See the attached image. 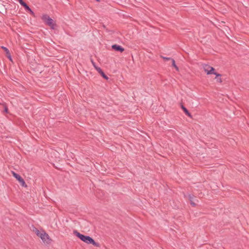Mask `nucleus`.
<instances>
[{"label":"nucleus","mask_w":249,"mask_h":249,"mask_svg":"<svg viewBox=\"0 0 249 249\" xmlns=\"http://www.w3.org/2000/svg\"><path fill=\"white\" fill-rule=\"evenodd\" d=\"M92 64H93V65L94 66V67H96V66H95V63H94L93 61H92Z\"/></svg>","instance_id":"nucleus-22"},{"label":"nucleus","mask_w":249,"mask_h":249,"mask_svg":"<svg viewBox=\"0 0 249 249\" xmlns=\"http://www.w3.org/2000/svg\"><path fill=\"white\" fill-rule=\"evenodd\" d=\"M74 233L75 235L78 238H79L82 241L85 242L87 244H89L92 239L91 237L88 235H85L82 234H81L76 231H74Z\"/></svg>","instance_id":"nucleus-3"},{"label":"nucleus","mask_w":249,"mask_h":249,"mask_svg":"<svg viewBox=\"0 0 249 249\" xmlns=\"http://www.w3.org/2000/svg\"><path fill=\"white\" fill-rule=\"evenodd\" d=\"M19 182L22 185V186H24L25 184V182L23 178H22Z\"/></svg>","instance_id":"nucleus-16"},{"label":"nucleus","mask_w":249,"mask_h":249,"mask_svg":"<svg viewBox=\"0 0 249 249\" xmlns=\"http://www.w3.org/2000/svg\"><path fill=\"white\" fill-rule=\"evenodd\" d=\"M7 55V57L9 59V60L12 61V57L11 56L10 53H9V54H8Z\"/></svg>","instance_id":"nucleus-18"},{"label":"nucleus","mask_w":249,"mask_h":249,"mask_svg":"<svg viewBox=\"0 0 249 249\" xmlns=\"http://www.w3.org/2000/svg\"><path fill=\"white\" fill-rule=\"evenodd\" d=\"M92 64H93V65L94 66V67H96V66H95V63H94L93 61H92Z\"/></svg>","instance_id":"nucleus-21"},{"label":"nucleus","mask_w":249,"mask_h":249,"mask_svg":"<svg viewBox=\"0 0 249 249\" xmlns=\"http://www.w3.org/2000/svg\"><path fill=\"white\" fill-rule=\"evenodd\" d=\"M188 199H189V200L190 201V202H191V204L193 206H196V204L195 203V202L193 201L194 200V196L190 194L188 195Z\"/></svg>","instance_id":"nucleus-7"},{"label":"nucleus","mask_w":249,"mask_h":249,"mask_svg":"<svg viewBox=\"0 0 249 249\" xmlns=\"http://www.w3.org/2000/svg\"><path fill=\"white\" fill-rule=\"evenodd\" d=\"M20 4L22 3L23 2V0H18Z\"/></svg>","instance_id":"nucleus-19"},{"label":"nucleus","mask_w":249,"mask_h":249,"mask_svg":"<svg viewBox=\"0 0 249 249\" xmlns=\"http://www.w3.org/2000/svg\"><path fill=\"white\" fill-rule=\"evenodd\" d=\"M89 244H92L95 247H99L100 246V244L98 243L95 242V241L92 238Z\"/></svg>","instance_id":"nucleus-10"},{"label":"nucleus","mask_w":249,"mask_h":249,"mask_svg":"<svg viewBox=\"0 0 249 249\" xmlns=\"http://www.w3.org/2000/svg\"><path fill=\"white\" fill-rule=\"evenodd\" d=\"M42 20L48 25L51 29H54L55 27V24L53 23V20L47 15H44L42 17Z\"/></svg>","instance_id":"nucleus-4"},{"label":"nucleus","mask_w":249,"mask_h":249,"mask_svg":"<svg viewBox=\"0 0 249 249\" xmlns=\"http://www.w3.org/2000/svg\"><path fill=\"white\" fill-rule=\"evenodd\" d=\"M36 235L39 237L42 241L45 244H49L51 242V239L47 233L44 231H40L38 230H36Z\"/></svg>","instance_id":"nucleus-2"},{"label":"nucleus","mask_w":249,"mask_h":249,"mask_svg":"<svg viewBox=\"0 0 249 249\" xmlns=\"http://www.w3.org/2000/svg\"><path fill=\"white\" fill-rule=\"evenodd\" d=\"M1 48L4 50L6 54H9V53H10L9 51L6 47L2 46V47H1Z\"/></svg>","instance_id":"nucleus-12"},{"label":"nucleus","mask_w":249,"mask_h":249,"mask_svg":"<svg viewBox=\"0 0 249 249\" xmlns=\"http://www.w3.org/2000/svg\"><path fill=\"white\" fill-rule=\"evenodd\" d=\"M97 1H99L100 0H96Z\"/></svg>","instance_id":"nucleus-23"},{"label":"nucleus","mask_w":249,"mask_h":249,"mask_svg":"<svg viewBox=\"0 0 249 249\" xmlns=\"http://www.w3.org/2000/svg\"><path fill=\"white\" fill-rule=\"evenodd\" d=\"M95 68L99 73L103 71L100 67H95Z\"/></svg>","instance_id":"nucleus-15"},{"label":"nucleus","mask_w":249,"mask_h":249,"mask_svg":"<svg viewBox=\"0 0 249 249\" xmlns=\"http://www.w3.org/2000/svg\"><path fill=\"white\" fill-rule=\"evenodd\" d=\"M203 69L204 71L206 72L207 74H213L215 75V79L217 82H222L221 79L220 78L221 74L214 72V69L213 67H211L208 65H204L203 66Z\"/></svg>","instance_id":"nucleus-1"},{"label":"nucleus","mask_w":249,"mask_h":249,"mask_svg":"<svg viewBox=\"0 0 249 249\" xmlns=\"http://www.w3.org/2000/svg\"><path fill=\"white\" fill-rule=\"evenodd\" d=\"M7 111H8V109H7V107H5V111L6 112H7Z\"/></svg>","instance_id":"nucleus-20"},{"label":"nucleus","mask_w":249,"mask_h":249,"mask_svg":"<svg viewBox=\"0 0 249 249\" xmlns=\"http://www.w3.org/2000/svg\"><path fill=\"white\" fill-rule=\"evenodd\" d=\"M12 174H13V176L18 180L19 181L21 180V179L22 178L17 173H16L15 172L12 171Z\"/></svg>","instance_id":"nucleus-9"},{"label":"nucleus","mask_w":249,"mask_h":249,"mask_svg":"<svg viewBox=\"0 0 249 249\" xmlns=\"http://www.w3.org/2000/svg\"><path fill=\"white\" fill-rule=\"evenodd\" d=\"M100 74L106 79H108V77L107 76V75L105 74V73L102 71L100 73Z\"/></svg>","instance_id":"nucleus-14"},{"label":"nucleus","mask_w":249,"mask_h":249,"mask_svg":"<svg viewBox=\"0 0 249 249\" xmlns=\"http://www.w3.org/2000/svg\"><path fill=\"white\" fill-rule=\"evenodd\" d=\"M19 182L22 185V186H24L25 184V182L23 178H22Z\"/></svg>","instance_id":"nucleus-17"},{"label":"nucleus","mask_w":249,"mask_h":249,"mask_svg":"<svg viewBox=\"0 0 249 249\" xmlns=\"http://www.w3.org/2000/svg\"><path fill=\"white\" fill-rule=\"evenodd\" d=\"M172 65L177 71L178 70V68L176 65L175 61L174 59H172Z\"/></svg>","instance_id":"nucleus-11"},{"label":"nucleus","mask_w":249,"mask_h":249,"mask_svg":"<svg viewBox=\"0 0 249 249\" xmlns=\"http://www.w3.org/2000/svg\"><path fill=\"white\" fill-rule=\"evenodd\" d=\"M181 108L183 109L186 115H187L188 116L190 117H192V115L190 114V113L189 112V111L187 110V109L184 107L183 105H181Z\"/></svg>","instance_id":"nucleus-8"},{"label":"nucleus","mask_w":249,"mask_h":249,"mask_svg":"<svg viewBox=\"0 0 249 249\" xmlns=\"http://www.w3.org/2000/svg\"><path fill=\"white\" fill-rule=\"evenodd\" d=\"M161 57L165 61H168V60H170L172 61V59H173L172 58H171L170 57H164L163 56H161Z\"/></svg>","instance_id":"nucleus-13"},{"label":"nucleus","mask_w":249,"mask_h":249,"mask_svg":"<svg viewBox=\"0 0 249 249\" xmlns=\"http://www.w3.org/2000/svg\"><path fill=\"white\" fill-rule=\"evenodd\" d=\"M112 48L116 51L123 52L124 51V49L121 46L114 44L112 46Z\"/></svg>","instance_id":"nucleus-5"},{"label":"nucleus","mask_w":249,"mask_h":249,"mask_svg":"<svg viewBox=\"0 0 249 249\" xmlns=\"http://www.w3.org/2000/svg\"><path fill=\"white\" fill-rule=\"evenodd\" d=\"M20 4L24 7L25 10L29 11L32 14H34L33 11L24 1H23L22 3H21Z\"/></svg>","instance_id":"nucleus-6"}]
</instances>
